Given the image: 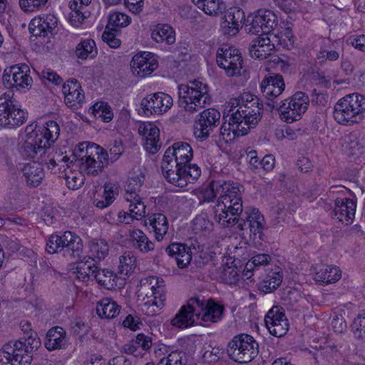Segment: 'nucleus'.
<instances>
[{
  "mask_svg": "<svg viewBox=\"0 0 365 365\" xmlns=\"http://www.w3.org/2000/svg\"><path fill=\"white\" fill-rule=\"evenodd\" d=\"M185 355L182 352L173 351L166 358L161 359L160 365H186V361L182 360Z\"/></svg>",
  "mask_w": 365,
  "mask_h": 365,
  "instance_id": "69168bd1",
  "label": "nucleus"
},
{
  "mask_svg": "<svg viewBox=\"0 0 365 365\" xmlns=\"http://www.w3.org/2000/svg\"><path fill=\"white\" fill-rule=\"evenodd\" d=\"M42 135H37L36 132L31 130L27 135L24 145V154L31 158L41 157L48 147L41 141Z\"/></svg>",
  "mask_w": 365,
  "mask_h": 365,
  "instance_id": "393cba45",
  "label": "nucleus"
},
{
  "mask_svg": "<svg viewBox=\"0 0 365 365\" xmlns=\"http://www.w3.org/2000/svg\"><path fill=\"white\" fill-rule=\"evenodd\" d=\"M158 61L150 52L138 53L133 57L130 67L133 75L144 78L151 74L158 68Z\"/></svg>",
  "mask_w": 365,
  "mask_h": 365,
  "instance_id": "dca6fc26",
  "label": "nucleus"
},
{
  "mask_svg": "<svg viewBox=\"0 0 365 365\" xmlns=\"http://www.w3.org/2000/svg\"><path fill=\"white\" fill-rule=\"evenodd\" d=\"M267 105L271 110H277L279 113L280 118L286 123H291L299 120L297 115L293 114L292 115L291 114L292 112L295 111L288 98L280 101L276 100L275 101H272V103H267Z\"/></svg>",
  "mask_w": 365,
  "mask_h": 365,
  "instance_id": "473e14b6",
  "label": "nucleus"
},
{
  "mask_svg": "<svg viewBox=\"0 0 365 365\" xmlns=\"http://www.w3.org/2000/svg\"><path fill=\"white\" fill-rule=\"evenodd\" d=\"M136 267V258L130 252H125L119 257L118 272L120 278L130 275Z\"/></svg>",
  "mask_w": 365,
  "mask_h": 365,
  "instance_id": "79ce46f5",
  "label": "nucleus"
},
{
  "mask_svg": "<svg viewBox=\"0 0 365 365\" xmlns=\"http://www.w3.org/2000/svg\"><path fill=\"white\" fill-rule=\"evenodd\" d=\"M238 182H232L230 189L217 200L213 206V215L216 222L225 227L235 226L242 213V190Z\"/></svg>",
  "mask_w": 365,
  "mask_h": 365,
  "instance_id": "f257e3e1",
  "label": "nucleus"
},
{
  "mask_svg": "<svg viewBox=\"0 0 365 365\" xmlns=\"http://www.w3.org/2000/svg\"><path fill=\"white\" fill-rule=\"evenodd\" d=\"M130 237L133 243V247L138 248L140 252H148L154 249V243L140 230H133L131 231Z\"/></svg>",
  "mask_w": 365,
  "mask_h": 365,
  "instance_id": "09e8293b",
  "label": "nucleus"
},
{
  "mask_svg": "<svg viewBox=\"0 0 365 365\" xmlns=\"http://www.w3.org/2000/svg\"><path fill=\"white\" fill-rule=\"evenodd\" d=\"M212 222L203 215H197L192 222V230L196 234L210 231Z\"/></svg>",
  "mask_w": 365,
  "mask_h": 365,
  "instance_id": "4d7b16f0",
  "label": "nucleus"
},
{
  "mask_svg": "<svg viewBox=\"0 0 365 365\" xmlns=\"http://www.w3.org/2000/svg\"><path fill=\"white\" fill-rule=\"evenodd\" d=\"M164 287L165 285L163 284H158V287L155 285L152 286L151 289L153 299H148V300L145 302V308L149 309L150 307L156 306V308H158L163 305V302L165 300Z\"/></svg>",
  "mask_w": 365,
  "mask_h": 365,
  "instance_id": "603ef678",
  "label": "nucleus"
},
{
  "mask_svg": "<svg viewBox=\"0 0 365 365\" xmlns=\"http://www.w3.org/2000/svg\"><path fill=\"white\" fill-rule=\"evenodd\" d=\"M273 318V315H272ZM265 325L268 329L269 333L277 337H280L284 335L289 329V324L287 320H282L281 322L277 321H273L270 322H266Z\"/></svg>",
  "mask_w": 365,
  "mask_h": 365,
  "instance_id": "6e6d98bb",
  "label": "nucleus"
},
{
  "mask_svg": "<svg viewBox=\"0 0 365 365\" xmlns=\"http://www.w3.org/2000/svg\"><path fill=\"white\" fill-rule=\"evenodd\" d=\"M276 41H279L276 35H265L256 38L249 48L251 57L259 60L267 58L274 51Z\"/></svg>",
  "mask_w": 365,
  "mask_h": 365,
  "instance_id": "f3484780",
  "label": "nucleus"
},
{
  "mask_svg": "<svg viewBox=\"0 0 365 365\" xmlns=\"http://www.w3.org/2000/svg\"><path fill=\"white\" fill-rule=\"evenodd\" d=\"M120 307L110 298L99 301L96 307V314L102 319H113L120 312Z\"/></svg>",
  "mask_w": 365,
  "mask_h": 365,
  "instance_id": "c9c22d12",
  "label": "nucleus"
},
{
  "mask_svg": "<svg viewBox=\"0 0 365 365\" xmlns=\"http://www.w3.org/2000/svg\"><path fill=\"white\" fill-rule=\"evenodd\" d=\"M29 67L26 64L15 65L4 71L2 81L6 88H29L31 86L32 78L29 73Z\"/></svg>",
  "mask_w": 365,
  "mask_h": 365,
  "instance_id": "9d476101",
  "label": "nucleus"
},
{
  "mask_svg": "<svg viewBox=\"0 0 365 365\" xmlns=\"http://www.w3.org/2000/svg\"><path fill=\"white\" fill-rule=\"evenodd\" d=\"M245 105H246V108L253 107L252 106H261L259 98L250 93H243L232 101V108L234 109L240 106L243 107Z\"/></svg>",
  "mask_w": 365,
  "mask_h": 365,
  "instance_id": "864d4df0",
  "label": "nucleus"
},
{
  "mask_svg": "<svg viewBox=\"0 0 365 365\" xmlns=\"http://www.w3.org/2000/svg\"><path fill=\"white\" fill-rule=\"evenodd\" d=\"M173 105V98L165 93L158 92L143 98L140 106L147 115L165 113Z\"/></svg>",
  "mask_w": 365,
  "mask_h": 365,
  "instance_id": "4468645a",
  "label": "nucleus"
},
{
  "mask_svg": "<svg viewBox=\"0 0 365 365\" xmlns=\"http://www.w3.org/2000/svg\"><path fill=\"white\" fill-rule=\"evenodd\" d=\"M148 223L158 241L161 240L168 230V222L167 217L162 213H155L148 217Z\"/></svg>",
  "mask_w": 365,
  "mask_h": 365,
  "instance_id": "e433bc0d",
  "label": "nucleus"
},
{
  "mask_svg": "<svg viewBox=\"0 0 365 365\" xmlns=\"http://www.w3.org/2000/svg\"><path fill=\"white\" fill-rule=\"evenodd\" d=\"M31 130L33 132H36L37 135H42L41 141L46 144L49 148L51 143H54L60 134V128L58 124L54 120L47 121L43 127L36 130L32 129V125L27 126L26 130Z\"/></svg>",
  "mask_w": 365,
  "mask_h": 365,
  "instance_id": "c85d7f7f",
  "label": "nucleus"
},
{
  "mask_svg": "<svg viewBox=\"0 0 365 365\" xmlns=\"http://www.w3.org/2000/svg\"><path fill=\"white\" fill-rule=\"evenodd\" d=\"M22 172L26 178L28 185L31 187L38 186L41 182L44 176L41 163L36 161L25 165Z\"/></svg>",
  "mask_w": 365,
  "mask_h": 365,
  "instance_id": "7c9ffc66",
  "label": "nucleus"
},
{
  "mask_svg": "<svg viewBox=\"0 0 365 365\" xmlns=\"http://www.w3.org/2000/svg\"><path fill=\"white\" fill-rule=\"evenodd\" d=\"M74 235L75 233L71 231H66L61 235H52L46 243V251L50 254L59 253L58 250L66 248Z\"/></svg>",
  "mask_w": 365,
  "mask_h": 365,
  "instance_id": "2f4dec72",
  "label": "nucleus"
},
{
  "mask_svg": "<svg viewBox=\"0 0 365 365\" xmlns=\"http://www.w3.org/2000/svg\"><path fill=\"white\" fill-rule=\"evenodd\" d=\"M152 38L157 43L173 44L175 41V31L168 24H158L152 31Z\"/></svg>",
  "mask_w": 365,
  "mask_h": 365,
  "instance_id": "ea45409f",
  "label": "nucleus"
},
{
  "mask_svg": "<svg viewBox=\"0 0 365 365\" xmlns=\"http://www.w3.org/2000/svg\"><path fill=\"white\" fill-rule=\"evenodd\" d=\"M48 0H19L21 8L26 12H32L45 6Z\"/></svg>",
  "mask_w": 365,
  "mask_h": 365,
  "instance_id": "338daca9",
  "label": "nucleus"
},
{
  "mask_svg": "<svg viewBox=\"0 0 365 365\" xmlns=\"http://www.w3.org/2000/svg\"><path fill=\"white\" fill-rule=\"evenodd\" d=\"M87 173H83L79 170V173H71L70 175H66V185L68 189L77 190L81 187L85 180V175Z\"/></svg>",
  "mask_w": 365,
  "mask_h": 365,
  "instance_id": "bf43d9fd",
  "label": "nucleus"
},
{
  "mask_svg": "<svg viewBox=\"0 0 365 365\" xmlns=\"http://www.w3.org/2000/svg\"><path fill=\"white\" fill-rule=\"evenodd\" d=\"M93 267L95 269H93V276L99 285L107 289H110L116 285L115 276L112 272L106 269H101L96 266V264H93Z\"/></svg>",
  "mask_w": 365,
  "mask_h": 365,
  "instance_id": "a19ab883",
  "label": "nucleus"
},
{
  "mask_svg": "<svg viewBox=\"0 0 365 365\" xmlns=\"http://www.w3.org/2000/svg\"><path fill=\"white\" fill-rule=\"evenodd\" d=\"M90 142L83 141L79 143L73 152L75 162L83 173H87L88 176L91 175V155H88Z\"/></svg>",
  "mask_w": 365,
  "mask_h": 365,
  "instance_id": "bb28decb",
  "label": "nucleus"
},
{
  "mask_svg": "<svg viewBox=\"0 0 365 365\" xmlns=\"http://www.w3.org/2000/svg\"><path fill=\"white\" fill-rule=\"evenodd\" d=\"M223 355V350L220 347L208 346L205 348L202 354L203 361L206 363L217 362Z\"/></svg>",
  "mask_w": 365,
  "mask_h": 365,
  "instance_id": "052dcab7",
  "label": "nucleus"
},
{
  "mask_svg": "<svg viewBox=\"0 0 365 365\" xmlns=\"http://www.w3.org/2000/svg\"><path fill=\"white\" fill-rule=\"evenodd\" d=\"M145 177L141 174L132 176L128 180L125 185V199L126 201L133 202L135 198L140 197L139 192H140Z\"/></svg>",
  "mask_w": 365,
  "mask_h": 365,
  "instance_id": "4c0bfd02",
  "label": "nucleus"
},
{
  "mask_svg": "<svg viewBox=\"0 0 365 365\" xmlns=\"http://www.w3.org/2000/svg\"><path fill=\"white\" fill-rule=\"evenodd\" d=\"M108 245L102 240L93 242V264H97L104 259L108 253Z\"/></svg>",
  "mask_w": 365,
  "mask_h": 365,
  "instance_id": "5fc2aeb1",
  "label": "nucleus"
},
{
  "mask_svg": "<svg viewBox=\"0 0 365 365\" xmlns=\"http://www.w3.org/2000/svg\"><path fill=\"white\" fill-rule=\"evenodd\" d=\"M237 123H234L230 119L229 120V123L227 124L224 123L221 125L219 131V140L220 141H225L228 142L232 139L231 138V132H232L233 135H237L239 136L238 133L236 130Z\"/></svg>",
  "mask_w": 365,
  "mask_h": 365,
  "instance_id": "680f3d73",
  "label": "nucleus"
},
{
  "mask_svg": "<svg viewBox=\"0 0 365 365\" xmlns=\"http://www.w3.org/2000/svg\"><path fill=\"white\" fill-rule=\"evenodd\" d=\"M72 331L76 336H78L80 338H82L85 335H86L90 329V327L88 323H86L81 318L76 319L71 324Z\"/></svg>",
  "mask_w": 365,
  "mask_h": 365,
  "instance_id": "774afa93",
  "label": "nucleus"
},
{
  "mask_svg": "<svg viewBox=\"0 0 365 365\" xmlns=\"http://www.w3.org/2000/svg\"><path fill=\"white\" fill-rule=\"evenodd\" d=\"M71 11L69 14V22L73 26L78 27L86 19L91 16V12L86 9V6L79 4L78 0L70 3Z\"/></svg>",
  "mask_w": 365,
  "mask_h": 365,
  "instance_id": "58836bf2",
  "label": "nucleus"
},
{
  "mask_svg": "<svg viewBox=\"0 0 365 365\" xmlns=\"http://www.w3.org/2000/svg\"><path fill=\"white\" fill-rule=\"evenodd\" d=\"M232 112L230 117V120L234 123H237L235 131L241 136L245 135L248 133L251 128H255L262 118L261 112L258 115L256 113L254 115L253 113L246 111V110H239L232 108Z\"/></svg>",
  "mask_w": 365,
  "mask_h": 365,
  "instance_id": "2eb2a0df",
  "label": "nucleus"
},
{
  "mask_svg": "<svg viewBox=\"0 0 365 365\" xmlns=\"http://www.w3.org/2000/svg\"><path fill=\"white\" fill-rule=\"evenodd\" d=\"M93 115L105 123H110L114 118L111 106L108 102L99 101L93 104Z\"/></svg>",
  "mask_w": 365,
  "mask_h": 365,
  "instance_id": "de8ad7c7",
  "label": "nucleus"
},
{
  "mask_svg": "<svg viewBox=\"0 0 365 365\" xmlns=\"http://www.w3.org/2000/svg\"><path fill=\"white\" fill-rule=\"evenodd\" d=\"M131 22L130 16L125 14L115 11L110 14L108 17L107 29H112L113 30L117 28L126 27Z\"/></svg>",
  "mask_w": 365,
  "mask_h": 365,
  "instance_id": "3c124183",
  "label": "nucleus"
},
{
  "mask_svg": "<svg viewBox=\"0 0 365 365\" xmlns=\"http://www.w3.org/2000/svg\"><path fill=\"white\" fill-rule=\"evenodd\" d=\"M165 153L170 155L175 160L178 161L180 165L187 167L194 165L190 163L193 156L192 148L186 142L180 141L175 143L166 150Z\"/></svg>",
  "mask_w": 365,
  "mask_h": 365,
  "instance_id": "b1692460",
  "label": "nucleus"
},
{
  "mask_svg": "<svg viewBox=\"0 0 365 365\" xmlns=\"http://www.w3.org/2000/svg\"><path fill=\"white\" fill-rule=\"evenodd\" d=\"M341 277V272L335 266L323 265L315 273L316 282L322 284L334 283Z\"/></svg>",
  "mask_w": 365,
  "mask_h": 365,
  "instance_id": "72a5a7b5",
  "label": "nucleus"
},
{
  "mask_svg": "<svg viewBox=\"0 0 365 365\" xmlns=\"http://www.w3.org/2000/svg\"><path fill=\"white\" fill-rule=\"evenodd\" d=\"M192 304H195L198 317L203 322L215 323L223 317L224 306L215 302L212 299L203 300L199 297H192Z\"/></svg>",
  "mask_w": 365,
  "mask_h": 365,
  "instance_id": "ddd939ff",
  "label": "nucleus"
},
{
  "mask_svg": "<svg viewBox=\"0 0 365 365\" xmlns=\"http://www.w3.org/2000/svg\"><path fill=\"white\" fill-rule=\"evenodd\" d=\"M83 241L79 236L75 234L74 237L71 241L66 248L58 250V252L64 257L69 260L76 258L79 259L83 252Z\"/></svg>",
  "mask_w": 365,
  "mask_h": 365,
  "instance_id": "49530a36",
  "label": "nucleus"
},
{
  "mask_svg": "<svg viewBox=\"0 0 365 365\" xmlns=\"http://www.w3.org/2000/svg\"><path fill=\"white\" fill-rule=\"evenodd\" d=\"M356 202L349 198L334 199V217L346 225L352 222L356 212Z\"/></svg>",
  "mask_w": 365,
  "mask_h": 365,
  "instance_id": "aec40b11",
  "label": "nucleus"
},
{
  "mask_svg": "<svg viewBox=\"0 0 365 365\" xmlns=\"http://www.w3.org/2000/svg\"><path fill=\"white\" fill-rule=\"evenodd\" d=\"M231 181L217 180L212 181L208 187L202 192V202H210L215 198L222 196L229 190Z\"/></svg>",
  "mask_w": 365,
  "mask_h": 365,
  "instance_id": "c756f323",
  "label": "nucleus"
},
{
  "mask_svg": "<svg viewBox=\"0 0 365 365\" xmlns=\"http://www.w3.org/2000/svg\"><path fill=\"white\" fill-rule=\"evenodd\" d=\"M240 230H249L250 236L253 240L262 239V231L264 228V219L257 208L246 210L245 215L240 217L239 222L235 225Z\"/></svg>",
  "mask_w": 365,
  "mask_h": 365,
  "instance_id": "f8f14e48",
  "label": "nucleus"
},
{
  "mask_svg": "<svg viewBox=\"0 0 365 365\" xmlns=\"http://www.w3.org/2000/svg\"><path fill=\"white\" fill-rule=\"evenodd\" d=\"M44 345L48 351L66 348L67 345L66 331L60 327H52L46 334Z\"/></svg>",
  "mask_w": 365,
  "mask_h": 365,
  "instance_id": "cd10ccee",
  "label": "nucleus"
},
{
  "mask_svg": "<svg viewBox=\"0 0 365 365\" xmlns=\"http://www.w3.org/2000/svg\"><path fill=\"white\" fill-rule=\"evenodd\" d=\"M285 84L283 78L279 74L271 76L263 79L260 84L261 91L268 101L267 103L275 101L284 91Z\"/></svg>",
  "mask_w": 365,
  "mask_h": 365,
  "instance_id": "6ab92c4d",
  "label": "nucleus"
},
{
  "mask_svg": "<svg viewBox=\"0 0 365 365\" xmlns=\"http://www.w3.org/2000/svg\"><path fill=\"white\" fill-rule=\"evenodd\" d=\"M57 18L48 14L32 19L29 25V32L35 36H46L57 26Z\"/></svg>",
  "mask_w": 365,
  "mask_h": 365,
  "instance_id": "412c9836",
  "label": "nucleus"
},
{
  "mask_svg": "<svg viewBox=\"0 0 365 365\" xmlns=\"http://www.w3.org/2000/svg\"><path fill=\"white\" fill-rule=\"evenodd\" d=\"M167 254L175 257L178 267L180 269L186 267L192 259L190 247L182 243H172L165 249Z\"/></svg>",
  "mask_w": 365,
  "mask_h": 365,
  "instance_id": "a878e982",
  "label": "nucleus"
},
{
  "mask_svg": "<svg viewBox=\"0 0 365 365\" xmlns=\"http://www.w3.org/2000/svg\"><path fill=\"white\" fill-rule=\"evenodd\" d=\"M62 92L65 103L71 108H78L85 98L80 83L74 78L63 83Z\"/></svg>",
  "mask_w": 365,
  "mask_h": 365,
  "instance_id": "a211bd4d",
  "label": "nucleus"
},
{
  "mask_svg": "<svg viewBox=\"0 0 365 365\" xmlns=\"http://www.w3.org/2000/svg\"><path fill=\"white\" fill-rule=\"evenodd\" d=\"M291 103L292 106L295 112L291 114L297 115L298 120L302 118V115L307 110L309 99L308 96L302 91L296 92L292 97L287 98Z\"/></svg>",
  "mask_w": 365,
  "mask_h": 365,
  "instance_id": "c03bdc74",
  "label": "nucleus"
},
{
  "mask_svg": "<svg viewBox=\"0 0 365 365\" xmlns=\"http://www.w3.org/2000/svg\"><path fill=\"white\" fill-rule=\"evenodd\" d=\"M336 351V348L334 346H324L321 351H318L314 354V356L316 363L319 364L320 362H329Z\"/></svg>",
  "mask_w": 365,
  "mask_h": 365,
  "instance_id": "e2e57ef3",
  "label": "nucleus"
},
{
  "mask_svg": "<svg viewBox=\"0 0 365 365\" xmlns=\"http://www.w3.org/2000/svg\"><path fill=\"white\" fill-rule=\"evenodd\" d=\"M340 143L344 151L351 155L359 153L363 148L356 133L344 135L340 139Z\"/></svg>",
  "mask_w": 365,
  "mask_h": 365,
  "instance_id": "37998d69",
  "label": "nucleus"
},
{
  "mask_svg": "<svg viewBox=\"0 0 365 365\" xmlns=\"http://www.w3.org/2000/svg\"><path fill=\"white\" fill-rule=\"evenodd\" d=\"M216 61L227 76L241 75L243 60L238 49L228 45L222 46L217 51Z\"/></svg>",
  "mask_w": 365,
  "mask_h": 365,
  "instance_id": "6e6552de",
  "label": "nucleus"
},
{
  "mask_svg": "<svg viewBox=\"0 0 365 365\" xmlns=\"http://www.w3.org/2000/svg\"><path fill=\"white\" fill-rule=\"evenodd\" d=\"M41 346V341L34 339L26 346L22 339L9 341L0 351V362L11 365H30L34 351Z\"/></svg>",
  "mask_w": 365,
  "mask_h": 365,
  "instance_id": "39448f33",
  "label": "nucleus"
},
{
  "mask_svg": "<svg viewBox=\"0 0 365 365\" xmlns=\"http://www.w3.org/2000/svg\"><path fill=\"white\" fill-rule=\"evenodd\" d=\"M93 148L96 149V156L93 157V175L98 174L101 172L108 165V154L99 145L93 143Z\"/></svg>",
  "mask_w": 365,
  "mask_h": 365,
  "instance_id": "8fccbe9b",
  "label": "nucleus"
},
{
  "mask_svg": "<svg viewBox=\"0 0 365 365\" xmlns=\"http://www.w3.org/2000/svg\"><path fill=\"white\" fill-rule=\"evenodd\" d=\"M227 352L235 361L248 363L258 355L259 344L252 336L240 334L235 336L229 342Z\"/></svg>",
  "mask_w": 365,
  "mask_h": 365,
  "instance_id": "423d86ee",
  "label": "nucleus"
},
{
  "mask_svg": "<svg viewBox=\"0 0 365 365\" xmlns=\"http://www.w3.org/2000/svg\"><path fill=\"white\" fill-rule=\"evenodd\" d=\"M282 279L283 274L277 268L276 271H272L265 276L258 284V289L265 294L272 293L279 287Z\"/></svg>",
  "mask_w": 365,
  "mask_h": 365,
  "instance_id": "f704fd0d",
  "label": "nucleus"
},
{
  "mask_svg": "<svg viewBox=\"0 0 365 365\" xmlns=\"http://www.w3.org/2000/svg\"><path fill=\"white\" fill-rule=\"evenodd\" d=\"M220 113L215 108H208L202 111L195 124L194 134L201 140L207 139L220 123Z\"/></svg>",
  "mask_w": 365,
  "mask_h": 365,
  "instance_id": "9b49d317",
  "label": "nucleus"
},
{
  "mask_svg": "<svg viewBox=\"0 0 365 365\" xmlns=\"http://www.w3.org/2000/svg\"><path fill=\"white\" fill-rule=\"evenodd\" d=\"M351 331L357 339L365 340V315L359 314L354 319Z\"/></svg>",
  "mask_w": 365,
  "mask_h": 365,
  "instance_id": "13d9d810",
  "label": "nucleus"
},
{
  "mask_svg": "<svg viewBox=\"0 0 365 365\" xmlns=\"http://www.w3.org/2000/svg\"><path fill=\"white\" fill-rule=\"evenodd\" d=\"M28 113L21 109L20 105L10 93L0 96V126L5 128H16L27 120Z\"/></svg>",
  "mask_w": 365,
  "mask_h": 365,
  "instance_id": "0eeeda50",
  "label": "nucleus"
},
{
  "mask_svg": "<svg viewBox=\"0 0 365 365\" xmlns=\"http://www.w3.org/2000/svg\"><path fill=\"white\" fill-rule=\"evenodd\" d=\"M211 103L208 87L202 82L194 81L190 84L178 86V106L188 113L198 112Z\"/></svg>",
  "mask_w": 365,
  "mask_h": 365,
  "instance_id": "f03ea898",
  "label": "nucleus"
},
{
  "mask_svg": "<svg viewBox=\"0 0 365 365\" xmlns=\"http://www.w3.org/2000/svg\"><path fill=\"white\" fill-rule=\"evenodd\" d=\"M277 25V16L270 10L259 9L252 16V20L245 25L248 34L254 35H272L271 31Z\"/></svg>",
  "mask_w": 365,
  "mask_h": 365,
  "instance_id": "1a4fd4ad",
  "label": "nucleus"
},
{
  "mask_svg": "<svg viewBox=\"0 0 365 365\" xmlns=\"http://www.w3.org/2000/svg\"><path fill=\"white\" fill-rule=\"evenodd\" d=\"M192 2L201 9L205 14L216 16L222 14L226 6L220 0H192Z\"/></svg>",
  "mask_w": 365,
  "mask_h": 365,
  "instance_id": "a18cd8bd",
  "label": "nucleus"
},
{
  "mask_svg": "<svg viewBox=\"0 0 365 365\" xmlns=\"http://www.w3.org/2000/svg\"><path fill=\"white\" fill-rule=\"evenodd\" d=\"M365 112V97L359 93L348 94L335 105L334 118L341 125L358 123Z\"/></svg>",
  "mask_w": 365,
  "mask_h": 365,
  "instance_id": "20e7f679",
  "label": "nucleus"
},
{
  "mask_svg": "<svg viewBox=\"0 0 365 365\" xmlns=\"http://www.w3.org/2000/svg\"><path fill=\"white\" fill-rule=\"evenodd\" d=\"M161 170L163 177L166 180L179 187H185L189 183H194L200 176L201 170L197 165L185 166L180 165L170 155L164 153Z\"/></svg>",
  "mask_w": 365,
  "mask_h": 365,
  "instance_id": "7ed1b4c3",
  "label": "nucleus"
},
{
  "mask_svg": "<svg viewBox=\"0 0 365 365\" xmlns=\"http://www.w3.org/2000/svg\"><path fill=\"white\" fill-rule=\"evenodd\" d=\"M245 17V13L242 9H232L225 16V20L221 24L222 33L232 36H235L239 32Z\"/></svg>",
  "mask_w": 365,
  "mask_h": 365,
  "instance_id": "5701e85b",
  "label": "nucleus"
},
{
  "mask_svg": "<svg viewBox=\"0 0 365 365\" xmlns=\"http://www.w3.org/2000/svg\"><path fill=\"white\" fill-rule=\"evenodd\" d=\"M271 261L270 255L267 254H258L253 256L247 263V269H254L260 266H265Z\"/></svg>",
  "mask_w": 365,
  "mask_h": 365,
  "instance_id": "0e129e2a",
  "label": "nucleus"
},
{
  "mask_svg": "<svg viewBox=\"0 0 365 365\" xmlns=\"http://www.w3.org/2000/svg\"><path fill=\"white\" fill-rule=\"evenodd\" d=\"M197 309L195 304H191V298L183 305L175 317L172 319V325L179 328H187L194 324L198 319Z\"/></svg>",
  "mask_w": 365,
  "mask_h": 365,
  "instance_id": "4be33fe9",
  "label": "nucleus"
}]
</instances>
